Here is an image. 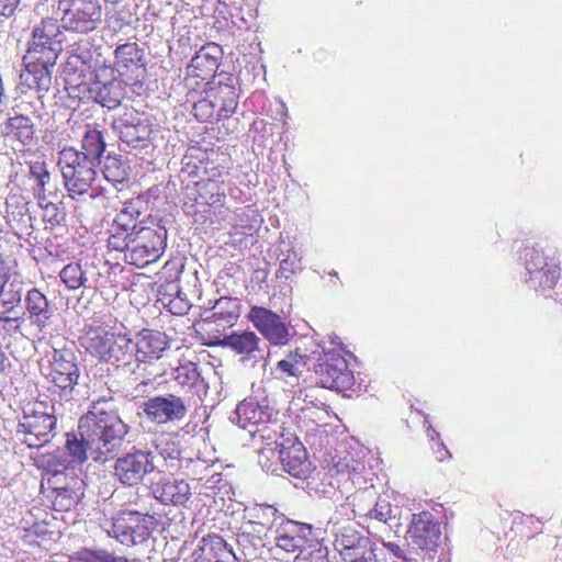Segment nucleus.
<instances>
[{"instance_id": "1", "label": "nucleus", "mask_w": 562, "mask_h": 562, "mask_svg": "<svg viewBox=\"0 0 562 562\" xmlns=\"http://www.w3.org/2000/svg\"><path fill=\"white\" fill-rule=\"evenodd\" d=\"M130 432L131 426L122 419L112 397L93 401L79 418L77 431L66 435L69 463L80 465L91 459L104 464L114 460V479L125 487L138 486L156 470V456L150 448L135 446L120 454Z\"/></svg>"}, {"instance_id": "2", "label": "nucleus", "mask_w": 562, "mask_h": 562, "mask_svg": "<svg viewBox=\"0 0 562 562\" xmlns=\"http://www.w3.org/2000/svg\"><path fill=\"white\" fill-rule=\"evenodd\" d=\"M64 33L54 19H46L35 26L29 48L23 57L25 69L21 80L30 89L46 92L52 85L56 60L63 52Z\"/></svg>"}, {"instance_id": "3", "label": "nucleus", "mask_w": 562, "mask_h": 562, "mask_svg": "<svg viewBox=\"0 0 562 562\" xmlns=\"http://www.w3.org/2000/svg\"><path fill=\"white\" fill-rule=\"evenodd\" d=\"M82 345L91 355L116 367H128L135 361V346L126 334L102 327L90 328L82 338Z\"/></svg>"}, {"instance_id": "4", "label": "nucleus", "mask_w": 562, "mask_h": 562, "mask_svg": "<svg viewBox=\"0 0 562 562\" xmlns=\"http://www.w3.org/2000/svg\"><path fill=\"white\" fill-rule=\"evenodd\" d=\"M207 346L228 348L239 356L241 364L251 368L260 364L265 369L270 356L268 344L250 330L223 334L221 329H215V334L210 335Z\"/></svg>"}, {"instance_id": "5", "label": "nucleus", "mask_w": 562, "mask_h": 562, "mask_svg": "<svg viewBox=\"0 0 562 562\" xmlns=\"http://www.w3.org/2000/svg\"><path fill=\"white\" fill-rule=\"evenodd\" d=\"M57 166L71 199L87 194L92 189L97 178L95 168L99 166L81 156L75 147H65L58 153Z\"/></svg>"}, {"instance_id": "6", "label": "nucleus", "mask_w": 562, "mask_h": 562, "mask_svg": "<svg viewBox=\"0 0 562 562\" xmlns=\"http://www.w3.org/2000/svg\"><path fill=\"white\" fill-rule=\"evenodd\" d=\"M167 236V227L161 220L139 226L132 233L127 263L143 268L156 262L166 250Z\"/></svg>"}, {"instance_id": "7", "label": "nucleus", "mask_w": 562, "mask_h": 562, "mask_svg": "<svg viewBox=\"0 0 562 562\" xmlns=\"http://www.w3.org/2000/svg\"><path fill=\"white\" fill-rule=\"evenodd\" d=\"M145 418L157 425H178L188 416L190 398L176 393H161L148 396L139 405Z\"/></svg>"}, {"instance_id": "8", "label": "nucleus", "mask_w": 562, "mask_h": 562, "mask_svg": "<svg viewBox=\"0 0 562 562\" xmlns=\"http://www.w3.org/2000/svg\"><path fill=\"white\" fill-rule=\"evenodd\" d=\"M314 372L319 385L340 393L351 390L356 382L347 360L336 349L324 350L318 356Z\"/></svg>"}, {"instance_id": "9", "label": "nucleus", "mask_w": 562, "mask_h": 562, "mask_svg": "<svg viewBox=\"0 0 562 562\" xmlns=\"http://www.w3.org/2000/svg\"><path fill=\"white\" fill-rule=\"evenodd\" d=\"M58 10L61 12V27L67 31L87 34L102 21L100 0H59Z\"/></svg>"}, {"instance_id": "10", "label": "nucleus", "mask_w": 562, "mask_h": 562, "mask_svg": "<svg viewBox=\"0 0 562 562\" xmlns=\"http://www.w3.org/2000/svg\"><path fill=\"white\" fill-rule=\"evenodd\" d=\"M43 408L44 404L38 403L31 412L24 411L18 424L15 439L29 448H41L55 436L56 417Z\"/></svg>"}, {"instance_id": "11", "label": "nucleus", "mask_w": 562, "mask_h": 562, "mask_svg": "<svg viewBox=\"0 0 562 562\" xmlns=\"http://www.w3.org/2000/svg\"><path fill=\"white\" fill-rule=\"evenodd\" d=\"M156 525L151 515L126 512L113 518L108 533L124 546H140L147 542Z\"/></svg>"}, {"instance_id": "12", "label": "nucleus", "mask_w": 562, "mask_h": 562, "mask_svg": "<svg viewBox=\"0 0 562 562\" xmlns=\"http://www.w3.org/2000/svg\"><path fill=\"white\" fill-rule=\"evenodd\" d=\"M525 269L526 283L536 291L552 290L560 278L559 265L536 247L525 249Z\"/></svg>"}, {"instance_id": "13", "label": "nucleus", "mask_w": 562, "mask_h": 562, "mask_svg": "<svg viewBox=\"0 0 562 562\" xmlns=\"http://www.w3.org/2000/svg\"><path fill=\"white\" fill-rule=\"evenodd\" d=\"M113 127L121 143L131 150H142L153 145L155 138L153 124L135 111L125 112L115 119Z\"/></svg>"}, {"instance_id": "14", "label": "nucleus", "mask_w": 562, "mask_h": 562, "mask_svg": "<svg viewBox=\"0 0 562 562\" xmlns=\"http://www.w3.org/2000/svg\"><path fill=\"white\" fill-rule=\"evenodd\" d=\"M273 414L274 409L269 405L267 397L248 396L237 405L232 422L248 430L256 439L260 435L259 430L267 426Z\"/></svg>"}, {"instance_id": "15", "label": "nucleus", "mask_w": 562, "mask_h": 562, "mask_svg": "<svg viewBox=\"0 0 562 562\" xmlns=\"http://www.w3.org/2000/svg\"><path fill=\"white\" fill-rule=\"evenodd\" d=\"M79 375L74 352L68 349H54L48 376L54 386L60 390L61 398L68 400L71 396Z\"/></svg>"}, {"instance_id": "16", "label": "nucleus", "mask_w": 562, "mask_h": 562, "mask_svg": "<svg viewBox=\"0 0 562 562\" xmlns=\"http://www.w3.org/2000/svg\"><path fill=\"white\" fill-rule=\"evenodd\" d=\"M240 300L222 296L215 300L210 308L201 314V325L204 330L215 334V329H225L236 324L240 316Z\"/></svg>"}, {"instance_id": "17", "label": "nucleus", "mask_w": 562, "mask_h": 562, "mask_svg": "<svg viewBox=\"0 0 562 562\" xmlns=\"http://www.w3.org/2000/svg\"><path fill=\"white\" fill-rule=\"evenodd\" d=\"M407 535L412 544L432 551L438 547L441 538L440 524L429 512L413 514Z\"/></svg>"}, {"instance_id": "18", "label": "nucleus", "mask_w": 562, "mask_h": 562, "mask_svg": "<svg viewBox=\"0 0 562 562\" xmlns=\"http://www.w3.org/2000/svg\"><path fill=\"white\" fill-rule=\"evenodd\" d=\"M276 546L288 553L303 552V547L314 535V527L289 518L278 524L274 531Z\"/></svg>"}, {"instance_id": "19", "label": "nucleus", "mask_w": 562, "mask_h": 562, "mask_svg": "<svg viewBox=\"0 0 562 562\" xmlns=\"http://www.w3.org/2000/svg\"><path fill=\"white\" fill-rule=\"evenodd\" d=\"M249 318L270 344L285 345L289 341V328L277 313L265 307L255 306L250 310Z\"/></svg>"}, {"instance_id": "20", "label": "nucleus", "mask_w": 562, "mask_h": 562, "mask_svg": "<svg viewBox=\"0 0 562 562\" xmlns=\"http://www.w3.org/2000/svg\"><path fill=\"white\" fill-rule=\"evenodd\" d=\"M24 318L38 333L52 325L55 308L46 295L36 288L30 289L24 296Z\"/></svg>"}, {"instance_id": "21", "label": "nucleus", "mask_w": 562, "mask_h": 562, "mask_svg": "<svg viewBox=\"0 0 562 562\" xmlns=\"http://www.w3.org/2000/svg\"><path fill=\"white\" fill-rule=\"evenodd\" d=\"M151 491L164 505L184 506L191 497V487L182 479L162 477L153 484Z\"/></svg>"}, {"instance_id": "22", "label": "nucleus", "mask_w": 562, "mask_h": 562, "mask_svg": "<svg viewBox=\"0 0 562 562\" xmlns=\"http://www.w3.org/2000/svg\"><path fill=\"white\" fill-rule=\"evenodd\" d=\"M134 346L135 361L139 364L140 362L159 359L164 351L169 348V338L162 331L144 329L139 333Z\"/></svg>"}, {"instance_id": "23", "label": "nucleus", "mask_w": 562, "mask_h": 562, "mask_svg": "<svg viewBox=\"0 0 562 562\" xmlns=\"http://www.w3.org/2000/svg\"><path fill=\"white\" fill-rule=\"evenodd\" d=\"M194 562H235L237 560L232 547L217 535L201 539L193 552Z\"/></svg>"}, {"instance_id": "24", "label": "nucleus", "mask_w": 562, "mask_h": 562, "mask_svg": "<svg viewBox=\"0 0 562 562\" xmlns=\"http://www.w3.org/2000/svg\"><path fill=\"white\" fill-rule=\"evenodd\" d=\"M0 134L5 142L29 146L34 140L35 125L31 117L14 114L0 123Z\"/></svg>"}, {"instance_id": "25", "label": "nucleus", "mask_w": 562, "mask_h": 562, "mask_svg": "<svg viewBox=\"0 0 562 562\" xmlns=\"http://www.w3.org/2000/svg\"><path fill=\"white\" fill-rule=\"evenodd\" d=\"M280 457L282 469L293 477L306 480L314 470L303 443H295L288 450H280Z\"/></svg>"}, {"instance_id": "26", "label": "nucleus", "mask_w": 562, "mask_h": 562, "mask_svg": "<svg viewBox=\"0 0 562 562\" xmlns=\"http://www.w3.org/2000/svg\"><path fill=\"white\" fill-rule=\"evenodd\" d=\"M325 531L334 537V547L341 557L347 550L352 549L361 540L368 538V536L359 532L351 522L339 524L334 517H330L327 521Z\"/></svg>"}, {"instance_id": "27", "label": "nucleus", "mask_w": 562, "mask_h": 562, "mask_svg": "<svg viewBox=\"0 0 562 562\" xmlns=\"http://www.w3.org/2000/svg\"><path fill=\"white\" fill-rule=\"evenodd\" d=\"M106 136L108 133L104 130L88 126L81 139L79 154L98 166L102 165L103 158L106 156Z\"/></svg>"}, {"instance_id": "28", "label": "nucleus", "mask_w": 562, "mask_h": 562, "mask_svg": "<svg viewBox=\"0 0 562 562\" xmlns=\"http://www.w3.org/2000/svg\"><path fill=\"white\" fill-rule=\"evenodd\" d=\"M7 218L12 229L27 233L32 228L29 202L21 195H10L5 201Z\"/></svg>"}, {"instance_id": "29", "label": "nucleus", "mask_w": 562, "mask_h": 562, "mask_svg": "<svg viewBox=\"0 0 562 562\" xmlns=\"http://www.w3.org/2000/svg\"><path fill=\"white\" fill-rule=\"evenodd\" d=\"M172 379L177 382V384L194 391L199 396H201V394L205 395L209 389V384L202 376L198 364L192 361L180 363L172 371Z\"/></svg>"}, {"instance_id": "30", "label": "nucleus", "mask_w": 562, "mask_h": 562, "mask_svg": "<svg viewBox=\"0 0 562 562\" xmlns=\"http://www.w3.org/2000/svg\"><path fill=\"white\" fill-rule=\"evenodd\" d=\"M126 88L122 80L94 81L93 101L109 110L116 109L125 98Z\"/></svg>"}, {"instance_id": "31", "label": "nucleus", "mask_w": 562, "mask_h": 562, "mask_svg": "<svg viewBox=\"0 0 562 562\" xmlns=\"http://www.w3.org/2000/svg\"><path fill=\"white\" fill-rule=\"evenodd\" d=\"M195 193H189L190 199L201 205H214L225 196L224 182L220 179H200L194 182Z\"/></svg>"}, {"instance_id": "32", "label": "nucleus", "mask_w": 562, "mask_h": 562, "mask_svg": "<svg viewBox=\"0 0 562 562\" xmlns=\"http://www.w3.org/2000/svg\"><path fill=\"white\" fill-rule=\"evenodd\" d=\"M54 509L57 512H68L75 508L83 496L82 482L75 476H70L65 483V487H55Z\"/></svg>"}, {"instance_id": "33", "label": "nucleus", "mask_w": 562, "mask_h": 562, "mask_svg": "<svg viewBox=\"0 0 562 562\" xmlns=\"http://www.w3.org/2000/svg\"><path fill=\"white\" fill-rule=\"evenodd\" d=\"M249 516L251 519L247 525L252 531H259L257 527L277 528L278 524L286 518L274 506L265 503L254 505L249 509Z\"/></svg>"}, {"instance_id": "34", "label": "nucleus", "mask_w": 562, "mask_h": 562, "mask_svg": "<svg viewBox=\"0 0 562 562\" xmlns=\"http://www.w3.org/2000/svg\"><path fill=\"white\" fill-rule=\"evenodd\" d=\"M65 91L67 94L66 106L77 109L80 103L93 101L94 82L89 83L76 78H65Z\"/></svg>"}, {"instance_id": "35", "label": "nucleus", "mask_w": 562, "mask_h": 562, "mask_svg": "<svg viewBox=\"0 0 562 562\" xmlns=\"http://www.w3.org/2000/svg\"><path fill=\"white\" fill-rule=\"evenodd\" d=\"M306 367V356L302 355L299 349L290 351L285 358L277 364V374L289 384H293L302 375Z\"/></svg>"}, {"instance_id": "36", "label": "nucleus", "mask_w": 562, "mask_h": 562, "mask_svg": "<svg viewBox=\"0 0 562 562\" xmlns=\"http://www.w3.org/2000/svg\"><path fill=\"white\" fill-rule=\"evenodd\" d=\"M177 432H159L154 436L150 443L145 448H150L155 456H160L164 460H176L180 457V442Z\"/></svg>"}, {"instance_id": "37", "label": "nucleus", "mask_w": 562, "mask_h": 562, "mask_svg": "<svg viewBox=\"0 0 562 562\" xmlns=\"http://www.w3.org/2000/svg\"><path fill=\"white\" fill-rule=\"evenodd\" d=\"M115 67L121 75L143 66V50L136 43H125L115 49Z\"/></svg>"}, {"instance_id": "38", "label": "nucleus", "mask_w": 562, "mask_h": 562, "mask_svg": "<svg viewBox=\"0 0 562 562\" xmlns=\"http://www.w3.org/2000/svg\"><path fill=\"white\" fill-rule=\"evenodd\" d=\"M259 432L257 438L265 441V446L259 449L258 462L263 471L274 472L277 464L281 462L280 450L272 442L271 429L268 426H265Z\"/></svg>"}, {"instance_id": "39", "label": "nucleus", "mask_w": 562, "mask_h": 562, "mask_svg": "<svg viewBox=\"0 0 562 562\" xmlns=\"http://www.w3.org/2000/svg\"><path fill=\"white\" fill-rule=\"evenodd\" d=\"M379 497L376 490L373 485L358 490L351 496L347 497L348 505H351V512L355 515L367 516L373 503Z\"/></svg>"}, {"instance_id": "40", "label": "nucleus", "mask_w": 562, "mask_h": 562, "mask_svg": "<svg viewBox=\"0 0 562 562\" xmlns=\"http://www.w3.org/2000/svg\"><path fill=\"white\" fill-rule=\"evenodd\" d=\"M23 283L21 281H5L0 293V304L4 313L13 312L22 302Z\"/></svg>"}, {"instance_id": "41", "label": "nucleus", "mask_w": 562, "mask_h": 562, "mask_svg": "<svg viewBox=\"0 0 562 562\" xmlns=\"http://www.w3.org/2000/svg\"><path fill=\"white\" fill-rule=\"evenodd\" d=\"M61 282L68 290H77L81 286H87L88 278L87 272L83 270L80 262H70L66 265L59 272Z\"/></svg>"}, {"instance_id": "42", "label": "nucleus", "mask_w": 562, "mask_h": 562, "mask_svg": "<svg viewBox=\"0 0 562 562\" xmlns=\"http://www.w3.org/2000/svg\"><path fill=\"white\" fill-rule=\"evenodd\" d=\"M102 172L104 178L113 184H122L127 178V169L125 164L117 157L106 154L104 161H102Z\"/></svg>"}, {"instance_id": "43", "label": "nucleus", "mask_w": 562, "mask_h": 562, "mask_svg": "<svg viewBox=\"0 0 562 562\" xmlns=\"http://www.w3.org/2000/svg\"><path fill=\"white\" fill-rule=\"evenodd\" d=\"M375 550L374 543L368 537L342 553L341 558L345 562H378Z\"/></svg>"}, {"instance_id": "44", "label": "nucleus", "mask_w": 562, "mask_h": 562, "mask_svg": "<svg viewBox=\"0 0 562 562\" xmlns=\"http://www.w3.org/2000/svg\"><path fill=\"white\" fill-rule=\"evenodd\" d=\"M222 104L217 111V120L229 117L238 105V93L233 85L220 82Z\"/></svg>"}, {"instance_id": "45", "label": "nucleus", "mask_w": 562, "mask_h": 562, "mask_svg": "<svg viewBox=\"0 0 562 562\" xmlns=\"http://www.w3.org/2000/svg\"><path fill=\"white\" fill-rule=\"evenodd\" d=\"M301 270V256L293 247H291L283 252V258L280 260V267L276 272V277L278 279L289 280Z\"/></svg>"}, {"instance_id": "46", "label": "nucleus", "mask_w": 562, "mask_h": 562, "mask_svg": "<svg viewBox=\"0 0 562 562\" xmlns=\"http://www.w3.org/2000/svg\"><path fill=\"white\" fill-rule=\"evenodd\" d=\"M220 47L215 44L203 46L191 59V66L195 69L207 68L213 71L217 67Z\"/></svg>"}, {"instance_id": "47", "label": "nucleus", "mask_w": 562, "mask_h": 562, "mask_svg": "<svg viewBox=\"0 0 562 562\" xmlns=\"http://www.w3.org/2000/svg\"><path fill=\"white\" fill-rule=\"evenodd\" d=\"M43 210V218L50 226H60L66 221V210L61 202H52L46 199L45 202L38 203Z\"/></svg>"}, {"instance_id": "48", "label": "nucleus", "mask_w": 562, "mask_h": 562, "mask_svg": "<svg viewBox=\"0 0 562 562\" xmlns=\"http://www.w3.org/2000/svg\"><path fill=\"white\" fill-rule=\"evenodd\" d=\"M366 517L386 524L390 527H392L391 522L396 518L390 502L381 497L376 498Z\"/></svg>"}, {"instance_id": "49", "label": "nucleus", "mask_w": 562, "mask_h": 562, "mask_svg": "<svg viewBox=\"0 0 562 562\" xmlns=\"http://www.w3.org/2000/svg\"><path fill=\"white\" fill-rule=\"evenodd\" d=\"M333 465L339 473H360L364 469L363 461L351 453L345 456L337 453L333 457Z\"/></svg>"}, {"instance_id": "50", "label": "nucleus", "mask_w": 562, "mask_h": 562, "mask_svg": "<svg viewBox=\"0 0 562 562\" xmlns=\"http://www.w3.org/2000/svg\"><path fill=\"white\" fill-rule=\"evenodd\" d=\"M111 235L108 239L109 247L114 250L123 251L124 259L127 262V255H130V246L132 241V233L111 229Z\"/></svg>"}, {"instance_id": "51", "label": "nucleus", "mask_w": 562, "mask_h": 562, "mask_svg": "<svg viewBox=\"0 0 562 562\" xmlns=\"http://www.w3.org/2000/svg\"><path fill=\"white\" fill-rule=\"evenodd\" d=\"M215 103L209 99H201L192 106V113L199 122H209L215 115Z\"/></svg>"}, {"instance_id": "52", "label": "nucleus", "mask_w": 562, "mask_h": 562, "mask_svg": "<svg viewBox=\"0 0 562 562\" xmlns=\"http://www.w3.org/2000/svg\"><path fill=\"white\" fill-rule=\"evenodd\" d=\"M90 70L87 69V66H83L82 61H79L76 56L69 54L67 60L64 65V74L66 78H76L81 79L86 77Z\"/></svg>"}, {"instance_id": "53", "label": "nucleus", "mask_w": 562, "mask_h": 562, "mask_svg": "<svg viewBox=\"0 0 562 562\" xmlns=\"http://www.w3.org/2000/svg\"><path fill=\"white\" fill-rule=\"evenodd\" d=\"M76 558L80 562H106L109 551L103 549L83 548L76 553Z\"/></svg>"}, {"instance_id": "54", "label": "nucleus", "mask_w": 562, "mask_h": 562, "mask_svg": "<svg viewBox=\"0 0 562 562\" xmlns=\"http://www.w3.org/2000/svg\"><path fill=\"white\" fill-rule=\"evenodd\" d=\"M140 225H138L130 214L128 211L123 210L121 211L116 218L114 220V223L112 225V229H117L122 232H130L134 233Z\"/></svg>"}, {"instance_id": "55", "label": "nucleus", "mask_w": 562, "mask_h": 562, "mask_svg": "<svg viewBox=\"0 0 562 562\" xmlns=\"http://www.w3.org/2000/svg\"><path fill=\"white\" fill-rule=\"evenodd\" d=\"M50 182V173H44L37 182L33 184V193L37 200V203L45 202L47 199V186Z\"/></svg>"}, {"instance_id": "56", "label": "nucleus", "mask_w": 562, "mask_h": 562, "mask_svg": "<svg viewBox=\"0 0 562 562\" xmlns=\"http://www.w3.org/2000/svg\"><path fill=\"white\" fill-rule=\"evenodd\" d=\"M170 311L177 315H183L191 308V303L187 300L186 294L178 292L177 296L169 303Z\"/></svg>"}, {"instance_id": "57", "label": "nucleus", "mask_w": 562, "mask_h": 562, "mask_svg": "<svg viewBox=\"0 0 562 562\" xmlns=\"http://www.w3.org/2000/svg\"><path fill=\"white\" fill-rule=\"evenodd\" d=\"M272 435V442L274 446H278V450H288L289 447L294 446L295 443H302L299 441L297 437H294L292 435L284 436V435H278L276 430H271Z\"/></svg>"}, {"instance_id": "58", "label": "nucleus", "mask_w": 562, "mask_h": 562, "mask_svg": "<svg viewBox=\"0 0 562 562\" xmlns=\"http://www.w3.org/2000/svg\"><path fill=\"white\" fill-rule=\"evenodd\" d=\"M26 319L24 318V314L18 316H8L2 315L0 316V323H2L4 326L8 325L10 328L14 330V333H21V326L24 324Z\"/></svg>"}, {"instance_id": "59", "label": "nucleus", "mask_w": 562, "mask_h": 562, "mask_svg": "<svg viewBox=\"0 0 562 562\" xmlns=\"http://www.w3.org/2000/svg\"><path fill=\"white\" fill-rule=\"evenodd\" d=\"M52 472L50 477H48V484L52 486L53 492H55V487H65V483L68 482L66 477V473L63 470H49Z\"/></svg>"}, {"instance_id": "60", "label": "nucleus", "mask_w": 562, "mask_h": 562, "mask_svg": "<svg viewBox=\"0 0 562 562\" xmlns=\"http://www.w3.org/2000/svg\"><path fill=\"white\" fill-rule=\"evenodd\" d=\"M70 54L72 56H76V58H78L79 61H82L83 66H87L88 70L91 69V67H92L91 63H92L93 58H92V54H91L90 49L77 47V48L72 49Z\"/></svg>"}, {"instance_id": "61", "label": "nucleus", "mask_w": 562, "mask_h": 562, "mask_svg": "<svg viewBox=\"0 0 562 562\" xmlns=\"http://www.w3.org/2000/svg\"><path fill=\"white\" fill-rule=\"evenodd\" d=\"M19 3L20 0H0V15L11 16Z\"/></svg>"}, {"instance_id": "62", "label": "nucleus", "mask_w": 562, "mask_h": 562, "mask_svg": "<svg viewBox=\"0 0 562 562\" xmlns=\"http://www.w3.org/2000/svg\"><path fill=\"white\" fill-rule=\"evenodd\" d=\"M44 173H49L44 165L37 164L30 167V180L34 183L37 182Z\"/></svg>"}, {"instance_id": "63", "label": "nucleus", "mask_w": 562, "mask_h": 562, "mask_svg": "<svg viewBox=\"0 0 562 562\" xmlns=\"http://www.w3.org/2000/svg\"><path fill=\"white\" fill-rule=\"evenodd\" d=\"M446 458H451V453L447 449L443 442H439V449L437 451V459L443 461Z\"/></svg>"}, {"instance_id": "64", "label": "nucleus", "mask_w": 562, "mask_h": 562, "mask_svg": "<svg viewBox=\"0 0 562 562\" xmlns=\"http://www.w3.org/2000/svg\"><path fill=\"white\" fill-rule=\"evenodd\" d=\"M106 562H138L137 559L128 560L127 558L123 555H114L111 552H109V558L106 559Z\"/></svg>"}]
</instances>
